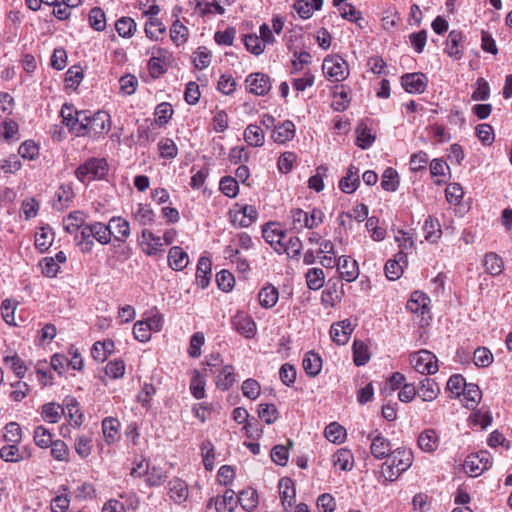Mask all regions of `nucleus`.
Returning a JSON list of instances; mask_svg holds the SVG:
<instances>
[{"instance_id":"f257e3e1","label":"nucleus","mask_w":512,"mask_h":512,"mask_svg":"<svg viewBox=\"0 0 512 512\" xmlns=\"http://www.w3.org/2000/svg\"><path fill=\"white\" fill-rule=\"evenodd\" d=\"M413 463V453L410 449L398 447L391 451L386 462L382 465L381 474L385 480L393 482Z\"/></svg>"},{"instance_id":"f03ea898","label":"nucleus","mask_w":512,"mask_h":512,"mask_svg":"<svg viewBox=\"0 0 512 512\" xmlns=\"http://www.w3.org/2000/svg\"><path fill=\"white\" fill-rule=\"evenodd\" d=\"M111 129V117L106 111H97L93 115H89L86 111L85 118L81 120L76 136L82 137L87 135H103Z\"/></svg>"},{"instance_id":"7ed1b4c3","label":"nucleus","mask_w":512,"mask_h":512,"mask_svg":"<svg viewBox=\"0 0 512 512\" xmlns=\"http://www.w3.org/2000/svg\"><path fill=\"white\" fill-rule=\"evenodd\" d=\"M108 173V164L104 158H90L76 169V177L81 182L103 179Z\"/></svg>"},{"instance_id":"20e7f679","label":"nucleus","mask_w":512,"mask_h":512,"mask_svg":"<svg viewBox=\"0 0 512 512\" xmlns=\"http://www.w3.org/2000/svg\"><path fill=\"white\" fill-rule=\"evenodd\" d=\"M326 78L331 82L344 81L349 76L347 62L340 56H327L322 65Z\"/></svg>"},{"instance_id":"39448f33","label":"nucleus","mask_w":512,"mask_h":512,"mask_svg":"<svg viewBox=\"0 0 512 512\" xmlns=\"http://www.w3.org/2000/svg\"><path fill=\"white\" fill-rule=\"evenodd\" d=\"M492 465V457L488 451L469 454L463 464L465 472L471 477H478Z\"/></svg>"},{"instance_id":"423d86ee","label":"nucleus","mask_w":512,"mask_h":512,"mask_svg":"<svg viewBox=\"0 0 512 512\" xmlns=\"http://www.w3.org/2000/svg\"><path fill=\"white\" fill-rule=\"evenodd\" d=\"M410 363L417 372L423 375L435 374L438 371L437 357L428 350H420L411 354Z\"/></svg>"},{"instance_id":"0eeeda50","label":"nucleus","mask_w":512,"mask_h":512,"mask_svg":"<svg viewBox=\"0 0 512 512\" xmlns=\"http://www.w3.org/2000/svg\"><path fill=\"white\" fill-rule=\"evenodd\" d=\"M138 242L142 248V251L147 256H157L165 251L162 238L154 234L149 229H143L141 231V234L138 237Z\"/></svg>"},{"instance_id":"6e6552de","label":"nucleus","mask_w":512,"mask_h":512,"mask_svg":"<svg viewBox=\"0 0 512 512\" xmlns=\"http://www.w3.org/2000/svg\"><path fill=\"white\" fill-rule=\"evenodd\" d=\"M246 89L256 96H265L272 88L270 77L261 72L251 73L245 79Z\"/></svg>"},{"instance_id":"1a4fd4ad","label":"nucleus","mask_w":512,"mask_h":512,"mask_svg":"<svg viewBox=\"0 0 512 512\" xmlns=\"http://www.w3.org/2000/svg\"><path fill=\"white\" fill-rule=\"evenodd\" d=\"M367 438L370 440V453L375 459L383 460L390 455L392 451L391 442L378 430L368 434Z\"/></svg>"},{"instance_id":"9d476101","label":"nucleus","mask_w":512,"mask_h":512,"mask_svg":"<svg viewBox=\"0 0 512 512\" xmlns=\"http://www.w3.org/2000/svg\"><path fill=\"white\" fill-rule=\"evenodd\" d=\"M263 238L274 251L278 254H282L284 250V239L286 237V231H284L277 223H268L263 227L262 230Z\"/></svg>"},{"instance_id":"9b49d317","label":"nucleus","mask_w":512,"mask_h":512,"mask_svg":"<svg viewBox=\"0 0 512 512\" xmlns=\"http://www.w3.org/2000/svg\"><path fill=\"white\" fill-rule=\"evenodd\" d=\"M401 85L410 94H422L428 85V78L424 73H406L401 77Z\"/></svg>"},{"instance_id":"f8f14e48","label":"nucleus","mask_w":512,"mask_h":512,"mask_svg":"<svg viewBox=\"0 0 512 512\" xmlns=\"http://www.w3.org/2000/svg\"><path fill=\"white\" fill-rule=\"evenodd\" d=\"M232 327L242 336L251 339L255 336L257 326L255 321L244 312L238 311L231 318Z\"/></svg>"},{"instance_id":"ddd939ff","label":"nucleus","mask_w":512,"mask_h":512,"mask_svg":"<svg viewBox=\"0 0 512 512\" xmlns=\"http://www.w3.org/2000/svg\"><path fill=\"white\" fill-rule=\"evenodd\" d=\"M230 217L234 226L246 228L256 221L258 212L252 205H243L240 209L231 211Z\"/></svg>"},{"instance_id":"4468645a","label":"nucleus","mask_w":512,"mask_h":512,"mask_svg":"<svg viewBox=\"0 0 512 512\" xmlns=\"http://www.w3.org/2000/svg\"><path fill=\"white\" fill-rule=\"evenodd\" d=\"M86 111H78L73 105L65 103L60 111L62 123L69 128L76 136L78 127L81 125V120L85 118Z\"/></svg>"},{"instance_id":"2eb2a0df","label":"nucleus","mask_w":512,"mask_h":512,"mask_svg":"<svg viewBox=\"0 0 512 512\" xmlns=\"http://www.w3.org/2000/svg\"><path fill=\"white\" fill-rule=\"evenodd\" d=\"M168 495L177 505L185 503L189 497L187 483L178 477L172 478L168 482Z\"/></svg>"},{"instance_id":"dca6fc26","label":"nucleus","mask_w":512,"mask_h":512,"mask_svg":"<svg viewBox=\"0 0 512 512\" xmlns=\"http://www.w3.org/2000/svg\"><path fill=\"white\" fill-rule=\"evenodd\" d=\"M337 270L341 279L346 282H353L359 276V267L357 261L347 256H341L337 259Z\"/></svg>"},{"instance_id":"f3484780","label":"nucleus","mask_w":512,"mask_h":512,"mask_svg":"<svg viewBox=\"0 0 512 512\" xmlns=\"http://www.w3.org/2000/svg\"><path fill=\"white\" fill-rule=\"evenodd\" d=\"M430 298L422 291H414L407 301L406 308L413 314L425 315L429 312Z\"/></svg>"},{"instance_id":"a211bd4d","label":"nucleus","mask_w":512,"mask_h":512,"mask_svg":"<svg viewBox=\"0 0 512 512\" xmlns=\"http://www.w3.org/2000/svg\"><path fill=\"white\" fill-rule=\"evenodd\" d=\"M108 224L113 232L112 237L116 242L124 243L130 237V223L126 219L120 216H113Z\"/></svg>"},{"instance_id":"6ab92c4d","label":"nucleus","mask_w":512,"mask_h":512,"mask_svg":"<svg viewBox=\"0 0 512 512\" xmlns=\"http://www.w3.org/2000/svg\"><path fill=\"white\" fill-rule=\"evenodd\" d=\"M354 330V325L349 319L334 323L330 329L332 340L338 345H344L348 342L350 335Z\"/></svg>"},{"instance_id":"aec40b11","label":"nucleus","mask_w":512,"mask_h":512,"mask_svg":"<svg viewBox=\"0 0 512 512\" xmlns=\"http://www.w3.org/2000/svg\"><path fill=\"white\" fill-rule=\"evenodd\" d=\"M66 255L59 251L55 257H44L39 262V267L46 277H55L60 269V264L66 262Z\"/></svg>"},{"instance_id":"412c9836","label":"nucleus","mask_w":512,"mask_h":512,"mask_svg":"<svg viewBox=\"0 0 512 512\" xmlns=\"http://www.w3.org/2000/svg\"><path fill=\"white\" fill-rule=\"evenodd\" d=\"M214 502L217 512H233L238 506V500L233 490L227 489L222 496L212 498L209 505Z\"/></svg>"},{"instance_id":"4be33fe9","label":"nucleus","mask_w":512,"mask_h":512,"mask_svg":"<svg viewBox=\"0 0 512 512\" xmlns=\"http://www.w3.org/2000/svg\"><path fill=\"white\" fill-rule=\"evenodd\" d=\"M463 38V34L460 31L452 30L449 32L445 47V52L449 57L454 58L455 60L462 58L463 49L461 47V43Z\"/></svg>"},{"instance_id":"5701e85b","label":"nucleus","mask_w":512,"mask_h":512,"mask_svg":"<svg viewBox=\"0 0 512 512\" xmlns=\"http://www.w3.org/2000/svg\"><path fill=\"white\" fill-rule=\"evenodd\" d=\"M279 495L284 510L290 509L295 503L294 483L290 478H283L279 482Z\"/></svg>"},{"instance_id":"b1692460","label":"nucleus","mask_w":512,"mask_h":512,"mask_svg":"<svg viewBox=\"0 0 512 512\" xmlns=\"http://www.w3.org/2000/svg\"><path fill=\"white\" fill-rule=\"evenodd\" d=\"M120 422L117 418L106 417L102 420V433L108 445L116 443L120 438Z\"/></svg>"},{"instance_id":"393cba45","label":"nucleus","mask_w":512,"mask_h":512,"mask_svg":"<svg viewBox=\"0 0 512 512\" xmlns=\"http://www.w3.org/2000/svg\"><path fill=\"white\" fill-rule=\"evenodd\" d=\"M418 396L423 401H433L440 393V388L435 380L424 377L417 386Z\"/></svg>"},{"instance_id":"a878e982","label":"nucleus","mask_w":512,"mask_h":512,"mask_svg":"<svg viewBox=\"0 0 512 512\" xmlns=\"http://www.w3.org/2000/svg\"><path fill=\"white\" fill-rule=\"evenodd\" d=\"M359 184V169L354 165H350L347 169L346 175L339 182V188L342 192L351 194L356 191Z\"/></svg>"},{"instance_id":"bb28decb","label":"nucleus","mask_w":512,"mask_h":512,"mask_svg":"<svg viewBox=\"0 0 512 512\" xmlns=\"http://www.w3.org/2000/svg\"><path fill=\"white\" fill-rule=\"evenodd\" d=\"M403 264H407V256L402 251L395 259H390L385 264V274L389 280H397L403 273Z\"/></svg>"},{"instance_id":"cd10ccee","label":"nucleus","mask_w":512,"mask_h":512,"mask_svg":"<svg viewBox=\"0 0 512 512\" xmlns=\"http://www.w3.org/2000/svg\"><path fill=\"white\" fill-rule=\"evenodd\" d=\"M75 235V243L83 253H90L94 247L92 223L85 224Z\"/></svg>"},{"instance_id":"c85d7f7f","label":"nucleus","mask_w":512,"mask_h":512,"mask_svg":"<svg viewBox=\"0 0 512 512\" xmlns=\"http://www.w3.org/2000/svg\"><path fill=\"white\" fill-rule=\"evenodd\" d=\"M189 263L188 254L179 246H173L168 252V264L171 269L181 271Z\"/></svg>"},{"instance_id":"c756f323","label":"nucleus","mask_w":512,"mask_h":512,"mask_svg":"<svg viewBox=\"0 0 512 512\" xmlns=\"http://www.w3.org/2000/svg\"><path fill=\"white\" fill-rule=\"evenodd\" d=\"M295 131L294 123L290 120H286L280 125L275 126L272 133V139L274 142L279 144L286 143L294 138Z\"/></svg>"},{"instance_id":"7c9ffc66","label":"nucleus","mask_w":512,"mask_h":512,"mask_svg":"<svg viewBox=\"0 0 512 512\" xmlns=\"http://www.w3.org/2000/svg\"><path fill=\"white\" fill-rule=\"evenodd\" d=\"M65 414L70 422V425L73 427H80L83 422V413L80 410V404L75 398H66L65 406Z\"/></svg>"},{"instance_id":"2f4dec72","label":"nucleus","mask_w":512,"mask_h":512,"mask_svg":"<svg viewBox=\"0 0 512 512\" xmlns=\"http://www.w3.org/2000/svg\"><path fill=\"white\" fill-rule=\"evenodd\" d=\"M132 217L140 225L147 226L154 223L156 214L150 205L138 203L132 211Z\"/></svg>"},{"instance_id":"473e14b6","label":"nucleus","mask_w":512,"mask_h":512,"mask_svg":"<svg viewBox=\"0 0 512 512\" xmlns=\"http://www.w3.org/2000/svg\"><path fill=\"white\" fill-rule=\"evenodd\" d=\"M86 215L84 212L76 210L69 213L63 218V228L69 234H74L79 231L86 223Z\"/></svg>"},{"instance_id":"72a5a7b5","label":"nucleus","mask_w":512,"mask_h":512,"mask_svg":"<svg viewBox=\"0 0 512 512\" xmlns=\"http://www.w3.org/2000/svg\"><path fill=\"white\" fill-rule=\"evenodd\" d=\"M211 260L208 257H201L196 269V284L198 287L205 289L210 282Z\"/></svg>"},{"instance_id":"f704fd0d","label":"nucleus","mask_w":512,"mask_h":512,"mask_svg":"<svg viewBox=\"0 0 512 512\" xmlns=\"http://www.w3.org/2000/svg\"><path fill=\"white\" fill-rule=\"evenodd\" d=\"M302 366L308 376L315 377L322 369V359L314 351H309L304 355Z\"/></svg>"},{"instance_id":"c9c22d12","label":"nucleus","mask_w":512,"mask_h":512,"mask_svg":"<svg viewBox=\"0 0 512 512\" xmlns=\"http://www.w3.org/2000/svg\"><path fill=\"white\" fill-rule=\"evenodd\" d=\"M237 497L238 504L247 511L252 512L257 508L258 505V493L253 488L243 489Z\"/></svg>"},{"instance_id":"e433bc0d","label":"nucleus","mask_w":512,"mask_h":512,"mask_svg":"<svg viewBox=\"0 0 512 512\" xmlns=\"http://www.w3.org/2000/svg\"><path fill=\"white\" fill-rule=\"evenodd\" d=\"M424 238L430 243H436L442 235L441 225L437 218L429 216L423 225Z\"/></svg>"},{"instance_id":"4c0bfd02","label":"nucleus","mask_w":512,"mask_h":512,"mask_svg":"<svg viewBox=\"0 0 512 512\" xmlns=\"http://www.w3.org/2000/svg\"><path fill=\"white\" fill-rule=\"evenodd\" d=\"M54 241V233L50 227H41L39 231L34 232V246L45 252Z\"/></svg>"},{"instance_id":"58836bf2","label":"nucleus","mask_w":512,"mask_h":512,"mask_svg":"<svg viewBox=\"0 0 512 512\" xmlns=\"http://www.w3.org/2000/svg\"><path fill=\"white\" fill-rule=\"evenodd\" d=\"M278 298V290L271 284L264 286L258 294L259 303L265 309L274 307L278 301Z\"/></svg>"},{"instance_id":"ea45409f","label":"nucleus","mask_w":512,"mask_h":512,"mask_svg":"<svg viewBox=\"0 0 512 512\" xmlns=\"http://www.w3.org/2000/svg\"><path fill=\"white\" fill-rule=\"evenodd\" d=\"M464 405L468 409H474L481 400L482 393L478 385L467 383L463 392Z\"/></svg>"},{"instance_id":"a19ab883","label":"nucleus","mask_w":512,"mask_h":512,"mask_svg":"<svg viewBox=\"0 0 512 512\" xmlns=\"http://www.w3.org/2000/svg\"><path fill=\"white\" fill-rule=\"evenodd\" d=\"M70 497L68 489L64 486L60 487L56 495L51 499L50 507L52 512H67L70 506Z\"/></svg>"},{"instance_id":"79ce46f5","label":"nucleus","mask_w":512,"mask_h":512,"mask_svg":"<svg viewBox=\"0 0 512 512\" xmlns=\"http://www.w3.org/2000/svg\"><path fill=\"white\" fill-rule=\"evenodd\" d=\"M74 193L70 185H61L55 193L53 206L56 210H63L72 201Z\"/></svg>"},{"instance_id":"37998d69","label":"nucleus","mask_w":512,"mask_h":512,"mask_svg":"<svg viewBox=\"0 0 512 512\" xmlns=\"http://www.w3.org/2000/svg\"><path fill=\"white\" fill-rule=\"evenodd\" d=\"M244 139L252 147H260L264 144L265 136L260 126L249 124L244 131Z\"/></svg>"},{"instance_id":"c03bdc74","label":"nucleus","mask_w":512,"mask_h":512,"mask_svg":"<svg viewBox=\"0 0 512 512\" xmlns=\"http://www.w3.org/2000/svg\"><path fill=\"white\" fill-rule=\"evenodd\" d=\"M353 454L350 450L341 448L332 456L334 466H339L342 471H350L353 468Z\"/></svg>"},{"instance_id":"a18cd8bd","label":"nucleus","mask_w":512,"mask_h":512,"mask_svg":"<svg viewBox=\"0 0 512 512\" xmlns=\"http://www.w3.org/2000/svg\"><path fill=\"white\" fill-rule=\"evenodd\" d=\"M483 265L487 273L496 276L502 273L504 263L500 256L494 252L486 253L483 260Z\"/></svg>"},{"instance_id":"49530a36","label":"nucleus","mask_w":512,"mask_h":512,"mask_svg":"<svg viewBox=\"0 0 512 512\" xmlns=\"http://www.w3.org/2000/svg\"><path fill=\"white\" fill-rule=\"evenodd\" d=\"M63 414H65V409L54 402L46 403L41 408L43 420L49 423H56Z\"/></svg>"},{"instance_id":"de8ad7c7","label":"nucleus","mask_w":512,"mask_h":512,"mask_svg":"<svg viewBox=\"0 0 512 512\" xmlns=\"http://www.w3.org/2000/svg\"><path fill=\"white\" fill-rule=\"evenodd\" d=\"M92 230V239H95L98 243L107 245L111 242L113 232L110 230L109 224L97 221L92 222Z\"/></svg>"},{"instance_id":"09e8293b","label":"nucleus","mask_w":512,"mask_h":512,"mask_svg":"<svg viewBox=\"0 0 512 512\" xmlns=\"http://www.w3.org/2000/svg\"><path fill=\"white\" fill-rule=\"evenodd\" d=\"M289 218L291 221V229L295 232H301L304 229H308V218L307 211L300 208H294L290 211Z\"/></svg>"},{"instance_id":"8fccbe9b","label":"nucleus","mask_w":512,"mask_h":512,"mask_svg":"<svg viewBox=\"0 0 512 512\" xmlns=\"http://www.w3.org/2000/svg\"><path fill=\"white\" fill-rule=\"evenodd\" d=\"M306 284L311 290H319L325 282V274L321 268H310L305 274Z\"/></svg>"},{"instance_id":"3c124183","label":"nucleus","mask_w":512,"mask_h":512,"mask_svg":"<svg viewBox=\"0 0 512 512\" xmlns=\"http://www.w3.org/2000/svg\"><path fill=\"white\" fill-rule=\"evenodd\" d=\"M418 445L425 452H433L438 447V435L434 430L423 431L418 438Z\"/></svg>"},{"instance_id":"603ef678","label":"nucleus","mask_w":512,"mask_h":512,"mask_svg":"<svg viewBox=\"0 0 512 512\" xmlns=\"http://www.w3.org/2000/svg\"><path fill=\"white\" fill-rule=\"evenodd\" d=\"M235 381L234 368L231 365H225L217 376L216 386L222 391H226Z\"/></svg>"},{"instance_id":"864d4df0","label":"nucleus","mask_w":512,"mask_h":512,"mask_svg":"<svg viewBox=\"0 0 512 512\" xmlns=\"http://www.w3.org/2000/svg\"><path fill=\"white\" fill-rule=\"evenodd\" d=\"M113 350L114 342L112 340L98 341L93 344L91 354L95 360L103 362Z\"/></svg>"},{"instance_id":"5fc2aeb1","label":"nucleus","mask_w":512,"mask_h":512,"mask_svg":"<svg viewBox=\"0 0 512 512\" xmlns=\"http://www.w3.org/2000/svg\"><path fill=\"white\" fill-rule=\"evenodd\" d=\"M165 32V25L157 18H150L145 24V34L152 41H158Z\"/></svg>"},{"instance_id":"6e6d98bb","label":"nucleus","mask_w":512,"mask_h":512,"mask_svg":"<svg viewBox=\"0 0 512 512\" xmlns=\"http://www.w3.org/2000/svg\"><path fill=\"white\" fill-rule=\"evenodd\" d=\"M375 141V136L371 130L361 124L356 129V145L362 149H368L372 146Z\"/></svg>"},{"instance_id":"4d7b16f0","label":"nucleus","mask_w":512,"mask_h":512,"mask_svg":"<svg viewBox=\"0 0 512 512\" xmlns=\"http://www.w3.org/2000/svg\"><path fill=\"white\" fill-rule=\"evenodd\" d=\"M136 22L131 17H121L115 24L116 31L123 38H131L136 31Z\"/></svg>"},{"instance_id":"13d9d810","label":"nucleus","mask_w":512,"mask_h":512,"mask_svg":"<svg viewBox=\"0 0 512 512\" xmlns=\"http://www.w3.org/2000/svg\"><path fill=\"white\" fill-rule=\"evenodd\" d=\"M399 186V175L395 169L392 167H388L385 169L382 180H381V187L385 191L394 192L398 189Z\"/></svg>"},{"instance_id":"bf43d9fd","label":"nucleus","mask_w":512,"mask_h":512,"mask_svg":"<svg viewBox=\"0 0 512 512\" xmlns=\"http://www.w3.org/2000/svg\"><path fill=\"white\" fill-rule=\"evenodd\" d=\"M145 482L150 487H159L161 486L167 479L166 472L160 467H149L148 472H146Z\"/></svg>"},{"instance_id":"052dcab7","label":"nucleus","mask_w":512,"mask_h":512,"mask_svg":"<svg viewBox=\"0 0 512 512\" xmlns=\"http://www.w3.org/2000/svg\"><path fill=\"white\" fill-rule=\"evenodd\" d=\"M173 115V109L170 103L162 102L155 108L154 119L159 126H164L169 122Z\"/></svg>"},{"instance_id":"680f3d73","label":"nucleus","mask_w":512,"mask_h":512,"mask_svg":"<svg viewBox=\"0 0 512 512\" xmlns=\"http://www.w3.org/2000/svg\"><path fill=\"white\" fill-rule=\"evenodd\" d=\"M157 146L161 158L174 159L178 154L177 145L170 138L160 139Z\"/></svg>"},{"instance_id":"e2e57ef3","label":"nucleus","mask_w":512,"mask_h":512,"mask_svg":"<svg viewBox=\"0 0 512 512\" xmlns=\"http://www.w3.org/2000/svg\"><path fill=\"white\" fill-rule=\"evenodd\" d=\"M353 356L356 366H363L370 360L369 349L362 341H355L353 344Z\"/></svg>"},{"instance_id":"0e129e2a","label":"nucleus","mask_w":512,"mask_h":512,"mask_svg":"<svg viewBox=\"0 0 512 512\" xmlns=\"http://www.w3.org/2000/svg\"><path fill=\"white\" fill-rule=\"evenodd\" d=\"M188 29L179 20H176L170 28L171 40L177 45L187 41Z\"/></svg>"},{"instance_id":"69168bd1","label":"nucleus","mask_w":512,"mask_h":512,"mask_svg":"<svg viewBox=\"0 0 512 512\" xmlns=\"http://www.w3.org/2000/svg\"><path fill=\"white\" fill-rule=\"evenodd\" d=\"M312 62V56L307 51L293 52V58L291 60L292 69L291 74L298 73L303 66L309 65Z\"/></svg>"},{"instance_id":"338daca9","label":"nucleus","mask_w":512,"mask_h":512,"mask_svg":"<svg viewBox=\"0 0 512 512\" xmlns=\"http://www.w3.org/2000/svg\"><path fill=\"white\" fill-rule=\"evenodd\" d=\"M84 74L80 66H72L65 73V82L68 88L76 89L83 80Z\"/></svg>"},{"instance_id":"774afa93","label":"nucleus","mask_w":512,"mask_h":512,"mask_svg":"<svg viewBox=\"0 0 512 512\" xmlns=\"http://www.w3.org/2000/svg\"><path fill=\"white\" fill-rule=\"evenodd\" d=\"M89 22L96 31H103L106 27V18L104 11L99 7H94L89 12Z\"/></svg>"}]
</instances>
